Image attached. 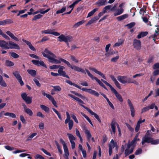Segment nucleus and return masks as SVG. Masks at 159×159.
<instances>
[{"mask_svg":"<svg viewBox=\"0 0 159 159\" xmlns=\"http://www.w3.org/2000/svg\"><path fill=\"white\" fill-rule=\"evenodd\" d=\"M68 96L71 98H73L74 100H75L77 102H78L79 103V104L80 106L81 105H82V104H84L85 103L84 102L81 100L80 98H79L77 97L74 95H73L72 94H68Z\"/></svg>","mask_w":159,"mask_h":159,"instance_id":"4be33fe9","label":"nucleus"},{"mask_svg":"<svg viewBox=\"0 0 159 159\" xmlns=\"http://www.w3.org/2000/svg\"><path fill=\"white\" fill-rule=\"evenodd\" d=\"M80 106L84 107V109H86L92 115H93L95 118L98 120L99 123L101 122V121L100 119L99 116L96 113L92 111L89 108L87 107L84 106V105H81Z\"/></svg>","mask_w":159,"mask_h":159,"instance_id":"9d476101","label":"nucleus"},{"mask_svg":"<svg viewBox=\"0 0 159 159\" xmlns=\"http://www.w3.org/2000/svg\"><path fill=\"white\" fill-rule=\"evenodd\" d=\"M42 54L44 57L48 58V61L49 62L55 64H60L61 62V61L59 60H58L54 58V57H51L48 55H47L44 52H42ZM60 58L59 59H60Z\"/></svg>","mask_w":159,"mask_h":159,"instance_id":"1a4fd4ad","label":"nucleus"},{"mask_svg":"<svg viewBox=\"0 0 159 159\" xmlns=\"http://www.w3.org/2000/svg\"><path fill=\"white\" fill-rule=\"evenodd\" d=\"M65 82L70 85H73L74 86L77 88L82 90L83 91L87 92L88 93L93 95L97 97H99V93L95 91L92 90L91 89H88L84 88H81L80 86L75 83H73L70 80H66Z\"/></svg>","mask_w":159,"mask_h":159,"instance_id":"f03ea898","label":"nucleus"},{"mask_svg":"<svg viewBox=\"0 0 159 159\" xmlns=\"http://www.w3.org/2000/svg\"><path fill=\"white\" fill-rule=\"evenodd\" d=\"M97 20L95 17H94L92 18L90 20H89L88 22L86 24V25H90L93 23L94 21Z\"/></svg>","mask_w":159,"mask_h":159,"instance_id":"de8ad7c7","label":"nucleus"},{"mask_svg":"<svg viewBox=\"0 0 159 159\" xmlns=\"http://www.w3.org/2000/svg\"><path fill=\"white\" fill-rule=\"evenodd\" d=\"M71 118L73 119L77 123H78V121L77 120L76 116L74 113L71 114H70Z\"/></svg>","mask_w":159,"mask_h":159,"instance_id":"13d9d810","label":"nucleus"},{"mask_svg":"<svg viewBox=\"0 0 159 159\" xmlns=\"http://www.w3.org/2000/svg\"><path fill=\"white\" fill-rule=\"evenodd\" d=\"M0 85L3 87H6L7 84L3 80L2 76L0 75Z\"/></svg>","mask_w":159,"mask_h":159,"instance_id":"f704fd0d","label":"nucleus"},{"mask_svg":"<svg viewBox=\"0 0 159 159\" xmlns=\"http://www.w3.org/2000/svg\"><path fill=\"white\" fill-rule=\"evenodd\" d=\"M110 77L112 80L113 81L116 87L119 89H120L121 86L120 84L115 77L113 75H111Z\"/></svg>","mask_w":159,"mask_h":159,"instance_id":"5701e85b","label":"nucleus"},{"mask_svg":"<svg viewBox=\"0 0 159 159\" xmlns=\"http://www.w3.org/2000/svg\"><path fill=\"white\" fill-rule=\"evenodd\" d=\"M4 114L5 116H9L12 118H15L16 117V115L12 112H7Z\"/></svg>","mask_w":159,"mask_h":159,"instance_id":"e433bc0d","label":"nucleus"},{"mask_svg":"<svg viewBox=\"0 0 159 159\" xmlns=\"http://www.w3.org/2000/svg\"><path fill=\"white\" fill-rule=\"evenodd\" d=\"M55 143L57 147V148L59 152L61 154L62 153V151L61 149V148L60 146V145H59V143L57 141H55Z\"/></svg>","mask_w":159,"mask_h":159,"instance_id":"37998d69","label":"nucleus"},{"mask_svg":"<svg viewBox=\"0 0 159 159\" xmlns=\"http://www.w3.org/2000/svg\"><path fill=\"white\" fill-rule=\"evenodd\" d=\"M129 83H132L136 85L139 84V83L137 81L135 80H134L133 79H132L130 78L129 80Z\"/></svg>","mask_w":159,"mask_h":159,"instance_id":"5fc2aeb1","label":"nucleus"},{"mask_svg":"<svg viewBox=\"0 0 159 159\" xmlns=\"http://www.w3.org/2000/svg\"><path fill=\"white\" fill-rule=\"evenodd\" d=\"M107 0H99L96 3V4L98 6H103L106 4Z\"/></svg>","mask_w":159,"mask_h":159,"instance_id":"c756f323","label":"nucleus"},{"mask_svg":"<svg viewBox=\"0 0 159 159\" xmlns=\"http://www.w3.org/2000/svg\"><path fill=\"white\" fill-rule=\"evenodd\" d=\"M129 15L127 14H125L116 17L117 20L119 21H121L127 18Z\"/></svg>","mask_w":159,"mask_h":159,"instance_id":"c85d7f7f","label":"nucleus"},{"mask_svg":"<svg viewBox=\"0 0 159 159\" xmlns=\"http://www.w3.org/2000/svg\"><path fill=\"white\" fill-rule=\"evenodd\" d=\"M5 66L7 67H11L14 65V63L11 61L6 60L5 61Z\"/></svg>","mask_w":159,"mask_h":159,"instance_id":"c9c22d12","label":"nucleus"},{"mask_svg":"<svg viewBox=\"0 0 159 159\" xmlns=\"http://www.w3.org/2000/svg\"><path fill=\"white\" fill-rule=\"evenodd\" d=\"M81 114L83 115V116L88 120V121L89 122V123L92 126H93V125L89 118L88 116H87L84 114V113H81Z\"/></svg>","mask_w":159,"mask_h":159,"instance_id":"c03bdc74","label":"nucleus"},{"mask_svg":"<svg viewBox=\"0 0 159 159\" xmlns=\"http://www.w3.org/2000/svg\"><path fill=\"white\" fill-rule=\"evenodd\" d=\"M35 158L36 159H45L44 158L43 156L39 154H37L35 155Z\"/></svg>","mask_w":159,"mask_h":159,"instance_id":"774afa93","label":"nucleus"},{"mask_svg":"<svg viewBox=\"0 0 159 159\" xmlns=\"http://www.w3.org/2000/svg\"><path fill=\"white\" fill-rule=\"evenodd\" d=\"M152 133L151 131V130H148L147 131L146 133L144 135L148 136H151V137H152Z\"/></svg>","mask_w":159,"mask_h":159,"instance_id":"69168bd1","label":"nucleus"},{"mask_svg":"<svg viewBox=\"0 0 159 159\" xmlns=\"http://www.w3.org/2000/svg\"><path fill=\"white\" fill-rule=\"evenodd\" d=\"M85 70H86L87 73L88 75L92 79V80H95L100 86L102 87L105 89L107 90V87L102 83V82L96 77L93 76L91 73H90L89 71L87 69H86Z\"/></svg>","mask_w":159,"mask_h":159,"instance_id":"0eeeda50","label":"nucleus"},{"mask_svg":"<svg viewBox=\"0 0 159 159\" xmlns=\"http://www.w3.org/2000/svg\"><path fill=\"white\" fill-rule=\"evenodd\" d=\"M135 25V23L134 22H132L127 24L126 26L127 27L128 29H131Z\"/></svg>","mask_w":159,"mask_h":159,"instance_id":"3c124183","label":"nucleus"},{"mask_svg":"<svg viewBox=\"0 0 159 159\" xmlns=\"http://www.w3.org/2000/svg\"><path fill=\"white\" fill-rule=\"evenodd\" d=\"M142 152V150L140 148H138L136 151L134 153L135 155H138L141 154Z\"/></svg>","mask_w":159,"mask_h":159,"instance_id":"4d7b16f0","label":"nucleus"},{"mask_svg":"<svg viewBox=\"0 0 159 159\" xmlns=\"http://www.w3.org/2000/svg\"><path fill=\"white\" fill-rule=\"evenodd\" d=\"M59 41L60 42H64L66 43L67 46L69 47V43L68 42H70L73 40L72 37L70 35L65 36L64 35L61 34L57 37Z\"/></svg>","mask_w":159,"mask_h":159,"instance_id":"39448f33","label":"nucleus"},{"mask_svg":"<svg viewBox=\"0 0 159 159\" xmlns=\"http://www.w3.org/2000/svg\"><path fill=\"white\" fill-rule=\"evenodd\" d=\"M21 97L26 104H30L32 102V97L27 96V94L25 93H23L21 94Z\"/></svg>","mask_w":159,"mask_h":159,"instance_id":"f8f14e48","label":"nucleus"},{"mask_svg":"<svg viewBox=\"0 0 159 159\" xmlns=\"http://www.w3.org/2000/svg\"><path fill=\"white\" fill-rule=\"evenodd\" d=\"M139 140L140 139L139 138L137 139L134 137L133 140L131 141V143L132 144L134 145L136 144L137 141H139Z\"/></svg>","mask_w":159,"mask_h":159,"instance_id":"e2e57ef3","label":"nucleus"},{"mask_svg":"<svg viewBox=\"0 0 159 159\" xmlns=\"http://www.w3.org/2000/svg\"><path fill=\"white\" fill-rule=\"evenodd\" d=\"M40 108L43 111H44L45 112L48 113L49 112L50 109L48 107H47L41 104L40 105Z\"/></svg>","mask_w":159,"mask_h":159,"instance_id":"72a5a7b5","label":"nucleus"},{"mask_svg":"<svg viewBox=\"0 0 159 159\" xmlns=\"http://www.w3.org/2000/svg\"><path fill=\"white\" fill-rule=\"evenodd\" d=\"M127 103L130 109L131 116L133 117L135 116V110L134 107L130 99L127 100Z\"/></svg>","mask_w":159,"mask_h":159,"instance_id":"dca6fc26","label":"nucleus"},{"mask_svg":"<svg viewBox=\"0 0 159 159\" xmlns=\"http://www.w3.org/2000/svg\"><path fill=\"white\" fill-rule=\"evenodd\" d=\"M111 91L113 93L116 97L117 99L120 102H123V99L121 96L117 92V91L113 87L111 89Z\"/></svg>","mask_w":159,"mask_h":159,"instance_id":"6ab92c4d","label":"nucleus"},{"mask_svg":"<svg viewBox=\"0 0 159 159\" xmlns=\"http://www.w3.org/2000/svg\"><path fill=\"white\" fill-rule=\"evenodd\" d=\"M97 9L96 8L94 9L93 10L89 12L87 16V18L89 17L92 16L94 13L97 11Z\"/></svg>","mask_w":159,"mask_h":159,"instance_id":"49530a36","label":"nucleus"},{"mask_svg":"<svg viewBox=\"0 0 159 159\" xmlns=\"http://www.w3.org/2000/svg\"><path fill=\"white\" fill-rule=\"evenodd\" d=\"M66 118L65 120V124H66L68 123L69 121L72 120L70 119V116L68 112L66 111Z\"/></svg>","mask_w":159,"mask_h":159,"instance_id":"ea45409f","label":"nucleus"},{"mask_svg":"<svg viewBox=\"0 0 159 159\" xmlns=\"http://www.w3.org/2000/svg\"><path fill=\"white\" fill-rule=\"evenodd\" d=\"M84 22V20H82L80 21L75 24L73 26V27L75 28H76L79 26L83 24Z\"/></svg>","mask_w":159,"mask_h":159,"instance_id":"a19ab883","label":"nucleus"},{"mask_svg":"<svg viewBox=\"0 0 159 159\" xmlns=\"http://www.w3.org/2000/svg\"><path fill=\"white\" fill-rule=\"evenodd\" d=\"M22 41L29 46V48L30 49L34 51H36L35 48L33 46L30 42L27 41L24 39H23Z\"/></svg>","mask_w":159,"mask_h":159,"instance_id":"a878e982","label":"nucleus"},{"mask_svg":"<svg viewBox=\"0 0 159 159\" xmlns=\"http://www.w3.org/2000/svg\"><path fill=\"white\" fill-rule=\"evenodd\" d=\"M66 7H62L61 9L58 10L56 11V14H59L62 13L64 12L66 10Z\"/></svg>","mask_w":159,"mask_h":159,"instance_id":"a18cd8bd","label":"nucleus"},{"mask_svg":"<svg viewBox=\"0 0 159 159\" xmlns=\"http://www.w3.org/2000/svg\"><path fill=\"white\" fill-rule=\"evenodd\" d=\"M22 105L23 107L24 111L30 116H32L33 115V112L32 110L30 109L27 108L24 103L22 104Z\"/></svg>","mask_w":159,"mask_h":159,"instance_id":"412c9836","label":"nucleus"},{"mask_svg":"<svg viewBox=\"0 0 159 159\" xmlns=\"http://www.w3.org/2000/svg\"><path fill=\"white\" fill-rule=\"evenodd\" d=\"M67 134L71 144L72 148L74 149L75 147V143L74 140H75V137L71 134L67 133Z\"/></svg>","mask_w":159,"mask_h":159,"instance_id":"2eb2a0df","label":"nucleus"},{"mask_svg":"<svg viewBox=\"0 0 159 159\" xmlns=\"http://www.w3.org/2000/svg\"><path fill=\"white\" fill-rule=\"evenodd\" d=\"M33 81L38 87H40L41 85L37 79L36 78H34L33 79Z\"/></svg>","mask_w":159,"mask_h":159,"instance_id":"680f3d73","label":"nucleus"},{"mask_svg":"<svg viewBox=\"0 0 159 159\" xmlns=\"http://www.w3.org/2000/svg\"><path fill=\"white\" fill-rule=\"evenodd\" d=\"M0 47L4 49H20V47L17 44L11 41L6 42L4 40H0Z\"/></svg>","mask_w":159,"mask_h":159,"instance_id":"f257e3e1","label":"nucleus"},{"mask_svg":"<svg viewBox=\"0 0 159 159\" xmlns=\"http://www.w3.org/2000/svg\"><path fill=\"white\" fill-rule=\"evenodd\" d=\"M68 123L69 129L70 130H71L72 129L73 125V121L70 120V121H69V122H68Z\"/></svg>","mask_w":159,"mask_h":159,"instance_id":"603ef678","label":"nucleus"},{"mask_svg":"<svg viewBox=\"0 0 159 159\" xmlns=\"http://www.w3.org/2000/svg\"><path fill=\"white\" fill-rule=\"evenodd\" d=\"M53 88V90L54 91H60L61 90V88L59 85L52 86Z\"/></svg>","mask_w":159,"mask_h":159,"instance_id":"79ce46f5","label":"nucleus"},{"mask_svg":"<svg viewBox=\"0 0 159 159\" xmlns=\"http://www.w3.org/2000/svg\"><path fill=\"white\" fill-rule=\"evenodd\" d=\"M70 58L73 61L75 62L76 63H78L79 61L78 60L76 59L75 57L73 55H70Z\"/></svg>","mask_w":159,"mask_h":159,"instance_id":"338daca9","label":"nucleus"},{"mask_svg":"<svg viewBox=\"0 0 159 159\" xmlns=\"http://www.w3.org/2000/svg\"><path fill=\"white\" fill-rule=\"evenodd\" d=\"M6 33L13 39L17 41H19L18 39L10 31H7L6 32Z\"/></svg>","mask_w":159,"mask_h":159,"instance_id":"bb28decb","label":"nucleus"},{"mask_svg":"<svg viewBox=\"0 0 159 159\" xmlns=\"http://www.w3.org/2000/svg\"><path fill=\"white\" fill-rule=\"evenodd\" d=\"M89 69L90 70L94 71L96 74L99 75L101 76L104 79L106 80V77L101 72L98 71L94 67H90L89 68Z\"/></svg>","mask_w":159,"mask_h":159,"instance_id":"aec40b11","label":"nucleus"},{"mask_svg":"<svg viewBox=\"0 0 159 159\" xmlns=\"http://www.w3.org/2000/svg\"><path fill=\"white\" fill-rule=\"evenodd\" d=\"M101 81L103 82L107 86H109L111 89L113 87L109 83H108L106 81L102 79L101 80Z\"/></svg>","mask_w":159,"mask_h":159,"instance_id":"052dcab7","label":"nucleus"},{"mask_svg":"<svg viewBox=\"0 0 159 159\" xmlns=\"http://www.w3.org/2000/svg\"><path fill=\"white\" fill-rule=\"evenodd\" d=\"M84 133L86 135L87 140L89 141L92 137L90 131L88 130H86L84 131Z\"/></svg>","mask_w":159,"mask_h":159,"instance_id":"2f4dec72","label":"nucleus"},{"mask_svg":"<svg viewBox=\"0 0 159 159\" xmlns=\"http://www.w3.org/2000/svg\"><path fill=\"white\" fill-rule=\"evenodd\" d=\"M148 32L147 31L141 32L139 33L137 36V38L140 39L142 37H143L147 36L148 34Z\"/></svg>","mask_w":159,"mask_h":159,"instance_id":"cd10ccee","label":"nucleus"},{"mask_svg":"<svg viewBox=\"0 0 159 159\" xmlns=\"http://www.w3.org/2000/svg\"><path fill=\"white\" fill-rule=\"evenodd\" d=\"M116 123H117L115 121V120L113 119L111 123V128L112 132L114 134L116 133Z\"/></svg>","mask_w":159,"mask_h":159,"instance_id":"393cba45","label":"nucleus"},{"mask_svg":"<svg viewBox=\"0 0 159 159\" xmlns=\"http://www.w3.org/2000/svg\"><path fill=\"white\" fill-rule=\"evenodd\" d=\"M59 66L56 65H53L49 66V68L51 69H56L59 68Z\"/></svg>","mask_w":159,"mask_h":159,"instance_id":"0e129e2a","label":"nucleus"},{"mask_svg":"<svg viewBox=\"0 0 159 159\" xmlns=\"http://www.w3.org/2000/svg\"><path fill=\"white\" fill-rule=\"evenodd\" d=\"M85 70H86L87 73L88 75L92 79V80H95L100 86L102 87L105 89L107 90V87L102 83V82L96 77L93 76L91 73H90L89 71L87 69H86Z\"/></svg>","mask_w":159,"mask_h":159,"instance_id":"423d86ee","label":"nucleus"},{"mask_svg":"<svg viewBox=\"0 0 159 159\" xmlns=\"http://www.w3.org/2000/svg\"><path fill=\"white\" fill-rule=\"evenodd\" d=\"M11 56L14 58H17L19 57V55L14 52H10Z\"/></svg>","mask_w":159,"mask_h":159,"instance_id":"864d4df0","label":"nucleus"},{"mask_svg":"<svg viewBox=\"0 0 159 159\" xmlns=\"http://www.w3.org/2000/svg\"><path fill=\"white\" fill-rule=\"evenodd\" d=\"M134 48L137 50H139L141 48V42L140 40L134 39L133 42Z\"/></svg>","mask_w":159,"mask_h":159,"instance_id":"f3484780","label":"nucleus"},{"mask_svg":"<svg viewBox=\"0 0 159 159\" xmlns=\"http://www.w3.org/2000/svg\"><path fill=\"white\" fill-rule=\"evenodd\" d=\"M43 16L41 14H39L37 15L34 16L33 18H32V20H35L37 19L40 18L42 17Z\"/></svg>","mask_w":159,"mask_h":159,"instance_id":"8fccbe9b","label":"nucleus"},{"mask_svg":"<svg viewBox=\"0 0 159 159\" xmlns=\"http://www.w3.org/2000/svg\"><path fill=\"white\" fill-rule=\"evenodd\" d=\"M45 53L47 54V55H50L52 57H54V58H56V56L51 51L48 50L47 48H46L44 50V52Z\"/></svg>","mask_w":159,"mask_h":159,"instance_id":"4c0bfd02","label":"nucleus"},{"mask_svg":"<svg viewBox=\"0 0 159 159\" xmlns=\"http://www.w3.org/2000/svg\"><path fill=\"white\" fill-rule=\"evenodd\" d=\"M125 124L128 129L130 131L133 132L134 131V129L131 127L129 124L127 123H126Z\"/></svg>","mask_w":159,"mask_h":159,"instance_id":"bf43d9fd","label":"nucleus"},{"mask_svg":"<svg viewBox=\"0 0 159 159\" xmlns=\"http://www.w3.org/2000/svg\"><path fill=\"white\" fill-rule=\"evenodd\" d=\"M70 92L71 93L74 94L75 95H76V96H77L80 97L81 99H83V100H84V99H87V98H86L84 96H83L81 94H80L79 93H77V92H75L74 91H71Z\"/></svg>","mask_w":159,"mask_h":159,"instance_id":"7c9ffc66","label":"nucleus"},{"mask_svg":"<svg viewBox=\"0 0 159 159\" xmlns=\"http://www.w3.org/2000/svg\"><path fill=\"white\" fill-rule=\"evenodd\" d=\"M145 143H150L152 145H157L159 144V139H154L151 136L144 135L142 139L141 144L143 145Z\"/></svg>","mask_w":159,"mask_h":159,"instance_id":"7ed1b4c3","label":"nucleus"},{"mask_svg":"<svg viewBox=\"0 0 159 159\" xmlns=\"http://www.w3.org/2000/svg\"><path fill=\"white\" fill-rule=\"evenodd\" d=\"M13 75L16 77V78L18 80V82L21 86H22L24 85V83L21 76L19 74V72L17 71H16L13 73Z\"/></svg>","mask_w":159,"mask_h":159,"instance_id":"ddd939ff","label":"nucleus"},{"mask_svg":"<svg viewBox=\"0 0 159 159\" xmlns=\"http://www.w3.org/2000/svg\"><path fill=\"white\" fill-rule=\"evenodd\" d=\"M32 63L37 66H42L43 67L46 68V65L45 64L44 62L42 61H39L38 60H32L31 61Z\"/></svg>","mask_w":159,"mask_h":159,"instance_id":"a211bd4d","label":"nucleus"},{"mask_svg":"<svg viewBox=\"0 0 159 159\" xmlns=\"http://www.w3.org/2000/svg\"><path fill=\"white\" fill-rule=\"evenodd\" d=\"M60 60L61 61L64 62L69 67H70L75 71L79 72H80L84 74H86V73H87L86 70H85L86 68H85V70H84L81 68L75 66H72L70 64L69 62L63 59L62 58H60Z\"/></svg>","mask_w":159,"mask_h":159,"instance_id":"20e7f679","label":"nucleus"},{"mask_svg":"<svg viewBox=\"0 0 159 159\" xmlns=\"http://www.w3.org/2000/svg\"><path fill=\"white\" fill-rule=\"evenodd\" d=\"M53 30L52 29H47L41 31V33L42 34H50L56 36H58L60 35L59 33L57 32L53 31Z\"/></svg>","mask_w":159,"mask_h":159,"instance_id":"4468645a","label":"nucleus"},{"mask_svg":"<svg viewBox=\"0 0 159 159\" xmlns=\"http://www.w3.org/2000/svg\"><path fill=\"white\" fill-rule=\"evenodd\" d=\"M85 70H86L87 73L88 75L92 79V80H95L100 86L102 87L105 89L107 90V87L102 83V82L96 77L93 76L91 73H90L89 71L87 69H86Z\"/></svg>","mask_w":159,"mask_h":159,"instance_id":"6e6552de","label":"nucleus"},{"mask_svg":"<svg viewBox=\"0 0 159 159\" xmlns=\"http://www.w3.org/2000/svg\"><path fill=\"white\" fill-rule=\"evenodd\" d=\"M159 35V34H158L157 33H155L153 35H152V39H153V40L154 41H156V39H157V36Z\"/></svg>","mask_w":159,"mask_h":159,"instance_id":"6e6d98bb","label":"nucleus"},{"mask_svg":"<svg viewBox=\"0 0 159 159\" xmlns=\"http://www.w3.org/2000/svg\"><path fill=\"white\" fill-rule=\"evenodd\" d=\"M59 75L60 76H62L63 77H66L67 78L69 79L70 77L68 75L66 74V73L65 71H63L61 73H59Z\"/></svg>","mask_w":159,"mask_h":159,"instance_id":"09e8293b","label":"nucleus"},{"mask_svg":"<svg viewBox=\"0 0 159 159\" xmlns=\"http://www.w3.org/2000/svg\"><path fill=\"white\" fill-rule=\"evenodd\" d=\"M118 80L121 83L123 84H125L129 83V77L125 76H118L117 77Z\"/></svg>","mask_w":159,"mask_h":159,"instance_id":"9b49d317","label":"nucleus"},{"mask_svg":"<svg viewBox=\"0 0 159 159\" xmlns=\"http://www.w3.org/2000/svg\"><path fill=\"white\" fill-rule=\"evenodd\" d=\"M13 23L12 19H7L3 20L0 21V25H3L7 24H10Z\"/></svg>","mask_w":159,"mask_h":159,"instance_id":"b1692460","label":"nucleus"},{"mask_svg":"<svg viewBox=\"0 0 159 159\" xmlns=\"http://www.w3.org/2000/svg\"><path fill=\"white\" fill-rule=\"evenodd\" d=\"M28 73L33 77H34L36 75V71L33 69H28L27 70Z\"/></svg>","mask_w":159,"mask_h":159,"instance_id":"473e14b6","label":"nucleus"},{"mask_svg":"<svg viewBox=\"0 0 159 159\" xmlns=\"http://www.w3.org/2000/svg\"><path fill=\"white\" fill-rule=\"evenodd\" d=\"M124 11V9L123 8H120V9H118L117 10V11L114 13V16H117L120 15L123 13Z\"/></svg>","mask_w":159,"mask_h":159,"instance_id":"58836bf2","label":"nucleus"}]
</instances>
